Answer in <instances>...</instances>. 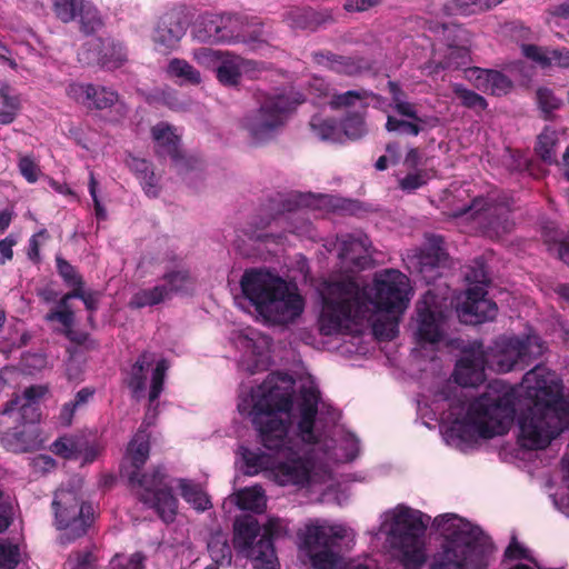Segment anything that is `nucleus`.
I'll return each instance as SVG.
<instances>
[{
	"label": "nucleus",
	"instance_id": "nucleus-17",
	"mask_svg": "<svg viewBox=\"0 0 569 569\" xmlns=\"http://www.w3.org/2000/svg\"><path fill=\"white\" fill-rule=\"evenodd\" d=\"M169 363L154 353H142L131 368L128 385L134 397L140 398L149 387L150 405L157 400L162 391L163 380Z\"/></svg>",
	"mask_w": 569,
	"mask_h": 569
},
{
	"label": "nucleus",
	"instance_id": "nucleus-43",
	"mask_svg": "<svg viewBox=\"0 0 569 569\" xmlns=\"http://www.w3.org/2000/svg\"><path fill=\"white\" fill-rule=\"evenodd\" d=\"M306 211L298 209L289 214H281L274 219L277 224L290 223V232L298 236L311 237V226L305 218Z\"/></svg>",
	"mask_w": 569,
	"mask_h": 569
},
{
	"label": "nucleus",
	"instance_id": "nucleus-26",
	"mask_svg": "<svg viewBox=\"0 0 569 569\" xmlns=\"http://www.w3.org/2000/svg\"><path fill=\"white\" fill-rule=\"evenodd\" d=\"M465 78L478 90L496 96L505 94L511 88V81L499 71L468 68Z\"/></svg>",
	"mask_w": 569,
	"mask_h": 569
},
{
	"label": "nucleus",
	"instance_id": "nucleus-8",
	"mask_svg": "<svg viewBox=\"0 0 569 569\" xmlns=\"http://www.w3.org/2000/svg\"><path fill=\"white\" fill-rule=\"evenodd\" d=\"M299 547L309 558L313 569H375L368 560L345 559L333 547L342 542L347 548L355 545L356 533L353 529L325 519L308 521L298 532Z\"/></svg>",
	"mask_w": 569,
	"mask_h": 569
},
{
	"label": "nucleus",
	"instance_id": "nucleus-28",
	"mask_svg": "<svg viewBox=\"0 0 569 569\" xmlns=\"http://www.w3.org/2000/svg\"><path fill=\"white\" fill-rule=\"evenodd\" d=\"M441 242L440 238L435 237L430 240L427 249L416 251L413 254L408 253L406 258L408 267L421 273L439 268L447 259L441 248Z\"/></svg>",
	"mask_w": 569,
	"mask_h": 569
},
{
	"label": "nucleus",
	"instance_id": "nucleus-45",
	"mask_svg": "<svg viewBox=\"0 0 569 569\" xmlns=\"http://www.w3.org/2000/svg\"><path fill=\"white\" fill-rule=\"evenodd\" d=\"M503 0H455L452 1V8L462 16H470L478 12L489 10Z\"/></svg>",
	"mask_w": 569,
	"mask_h": 569
},
{
	"label": "nucleus",
	"instance_id": "nucleus-19",
	"mask_svg": "<svg viewBox=\"0 0 569 569\" xmlns=\"http://www.w3.org/2000/svg\"><path fill=\"white\" fill-rule=\"evenodd\" d=\"M192 36L200 42H246L239 31V20L231 14L204 13L192 27Z\"/></svg>",
	"mask_w": 569,
	"mask_h": 569
},
{
	"label": "nucleus",
	"instance_id": "nucleus-6",
	"mask_svg": "<svg viewBox=\"0 0 569 569\" xmlns=\"http://www.w3.org/2000/svg\"><path fill=\"white\" fill-rule=\"evenodd\" d=\"M153 418L154 415H151L149 409L142 426L128 445L120 471L129 480L140 500L154 509L159 517L169 523L176 518L178 501L167 487L164 471L158 468L151 473L139 476V470L149 458L150 436L147 428L152 423Z\"/></svg>",
	"mask_w": 569,
	"mask_h": 569
},
{
	"label": "nucleus",
	"instance_id": "nucleus-57",
	"mask_svg": "<svg viewBox=\"0 0 569 569\" xmlns=\"http://www.w3.org/2000/svg\"><path fill=\"white\" fill-rule=\"evenodd\" d=\"M96 89L97 96L92 97V100L90 101L91 108L106 109L111 107L118 100V94L114 91L104 87H96Z\"/></svg>",
	"mask_w": 569,
	"mask_h": 569
},
{
	"label": "nucleus",
	"instance_id": "nucleus-5",
	"mask_svg": "<svg viewBox=\"0 0 569 569\" xmlns=\"http://www.w3.org/2000/svg\"><path fill=\"white\" fill-rule=\"evenodd\" d=\"M432 528L442 542L428 569H488L493 545L480 527L448 512L435 517Z\"/></svg>",
	"mask_w": 569,
	"mask_h": 569
},
{
	"label": "nucleus",
	"instance_id": "nucleus-15",
	"mask_svg": "<svg viewBox=\"0 0 569 569\" xmlns=\"http://www.w3.org/2000/svg\"><path fill=\"white\" fill-rule=\"evenodd\" d=\"M81 480H76V486L71 489L60 488L54 495L52 502L56 525L58 529L68 530V540L83 535L92 521L93 507L87 503H80L77 491Z\"/></svg>",
	"mask_w": 569,
	"mask_h": 569
},
{
	"label": "nucleus",
	"instance_id": "nucleus-52",
	"mask_svg": "<svg viewBox=\"0 0 569 569\" xmlns=\"http://www.w3.org/2000/svg\"><path fill=\"white\" fill-rule=\"evenodd\" d=\"M143 557L136 552L130 556L116 555L110 561L111 569H143Z\"/></svg>",
	"mask_w": 569,
	"mask_h": 569
},
{
	"label": "nucleus",
	"instance_id": "nucleus-46",
	"mask_svg": "<svg viewBox=\"0 0 569 569\" xmlns=\"http://www.w3.org/2000/svg\"><path fill=\"white\" fill-rule=\"evenodd\" d=\"M93 395L94 389L83 388L77 392L73 401L64 403L60 412V420L62 421V423H64L66 426L70 425L74 411L78 408L88 403V401L92 398Z\"/></svg>",
	"mask_w": 569,
	"mask_h": 569
},
{
	"label": "nucleus",
	"instance_id": "nucleus-64",
	"mask_svg": "<svg viewBox=\"0 0 569 569\" xmlns=\"http://www.w3.org/2000/svg\"><path fill=\"white\" fill-rule=\"evenodd\" d=\"M139 180L144 193L148 197L154 198L159 194L160 188L153 171L147 176H141Z\"/></svg>",
	"mask_w": 569,
	"mask_h": 569
},
{
	"label": "nucleus",
	"instance_id": "nucleus-31",
	"mask_svg": "<svg viewBox=\"0 0 569 569\" xmlns=\"http://www.w3.org/2000/svg\"><path fill=\"white\" fill-rule=\"evenodd\" d=\"M248 63L242 58L226 52L216 71L219 82L224 86H236L242 72L247 70Z\"/></svg>",
	"mask_w": 569,
	"mask_h": 569
},
{
	"label": "nucleus",
	"instance_id": "nucleus-58",
	"mask_svg": "<svg viewBox=\"0 0 569 569\" xmlns=\"http://www.w3.org/2000/svg\"><path fill=\"white\" fill-rule=\"evenodd\" d=\"M66 567L68 569H93V557L89 551H79L71 555Z\"/></svg>",
	"mask_w": 569,
	"mask_h": 569
},
{
	"label": "nucleus",
	"instance_id": "nucleus-47",
	"mask_svg": "<svg viewBox=\"0 0 569 569\" xmlns=\"http://www.w3.org/2000/svg\"><path fill=\"white\" fill-rule=\"evenodd\" d=\"M452 91L466 108L473 109L476 111H482L487 108V102L483 97L468 90L462 84L453 83Z\"/></svg>",
	"mask_w": 569,
	"mask_h": 569
},
{
	"label": "nucleus",
	"instance_id": "nucleus-41",
	"mask_svg": "<svg viewBox=\"0 0 569 569\" xmlns=\"http://www.w3.org/2000/svg\"><path fill=\"white\" fill-rule=\"evenodd\" d=\"M409 170L405 177L398 178L399 188L408 193L421 188L433 177V172L428 169L415 168Z\"/></svg>",
	"mask_w": 569,
	"mask_h": 569
},
{
	"label": "nucleus",
	"instance_id": "nucleus-16",
	"mask_svg": "<svg viewBox=\"0 0 569 569\" xmlns=\"http://www.w3.org/2000/svg\"><path fill=\"white\" fill-rule=\"evenodd\" d=\"M466 279L473 282L475 286L467 289L463 301L457 306L459 319L468 325H477L495 319L498 308L493 301L486 298L487 273L485 269L480 267L473 273H467Z\"/></svg>",
	"mask_w": 569,
	"mask_h": 569
},
{
	"label": "nucleus",
	"instance_id": "nucleus-55",
	"mask_svg": "<svg viewBox=\"0 0 569 569\" xmlns=\"http://www.w3.org/2000/svg\"><path fill=\"white\" fill-rule=\"evenodd\" d=\"M18 168L22 177L29 182L34 183L40 176L38 163L29 156L19 158Z\"/></svg>",
	"mask_w": 569,
	"mask_h": 569
},
{
	"label": "nucleus",
	"instance_id": "nucleus-13",
	"mask_svg": "<svg viewBox=\"0 0 569 569\" xmlns=\"http://www.w3.org/2000/svg\"><path fill=\"white\" fill-rule=\"evenodd\" d=\"M447 303L428 291L417 303L413 335L421 349L437 350L447 341Z\"/></svg>",
	"mask_w": 569,
	"mask_h": 569
},
{
	"label": "nucleus",
	"instance_id": "nucleus-50",
	"mask_svg": "<svg viewBox=\"0 0 569 569\" xmlns=\"http://www.w3.org/2000/svg\"><path fill=\"white\" fill-rule=\"evenodd\" d=\"M67 96L76 102L91 108L92 97L97 96V89L92 84L70 83L67 88Z\"/></svg>",
	"mask_w": 569,
	"mask_h": 569
},
{
	"label": "nucleus",
	"instance_id": "nucleus-54",
	"mask_svg": "<svg viewBox=\"0 0 569 569\" xmlns=\"http://www.w3.org/2000/svg\"><path fill=\"white\" fill-rule=\"evenodd\" d=\"M505 556L509 560H528L529 562H535L531 550L515 537H512L509 546L507 547Z\"/></svg>",
	"mask_w": 569,
	"mask_h": 569
},
{
	"label": "nucleus",
	"instance_id": "nucleus-59",
	"mask_svg": "<svg viewBox=\"0 0 569 569\" xmlns=\"http://www.w3.org/2000/svg\"><path fill=\"white\" fill-rule=\"evenodd\" d=\"M537 98H538V103H539L540 108L545 112H550L555 109H558L561 103L560 99H558L552 93L551 90L546 89V88L538 90Z\"/></svg>",
	"mask_w": 569,
	"mask_h": 569
},
{
	"label": "nucleus",
	"instance_id": "nucleus-63",
	"mask_svg": "<svg viewBox=\"0 0 569 569\" xmlns=\"http://www.w3.org/2000/svg\"><path fill=\"white\" fill-rule=\"evenodd\" d=\"M97 187L98 182L94 178L93 172H90V179H89V192L94 203V211L96 216L99 220H104L107 218V211L101 204L98 194H97Z\"/></svg>",
	"mask_w": 569,
	"mask_h": 569
},
{
	"label": "nucleus",
	"instance_id": "nucleus-29",
	"mask_svg": "<svg viewBox=\"0 0 569 569\" xmlns=\"http://www.w3.org/2000/svg\"><path fill=\"white\" fill-rule=\"evenodd\" d=\"M52 451L67 459L82 457L84 462L93 461L99 452L94 447H87L80 437H61L53 442Z\"/></svg>",
	"mask_w": 569,
	"mask_h": 569
},
{
	"label": "nucleus",
	"instance_id": "nucleus-44",
	"mask_svg": "<svg viewBox=\"0 0 569 569\" xmlns=\"http://www.w3.org/2000/svg\"><path fill=\"white\" fill-rule=\"evenodd\" d=\"M557 143V131L550 128H546L538 137L536 151L542 158L543 161L551 163L555 160V147Z\"/></svg>",
	"mask_w": 569,
	"mask_h": 569
},
{
	"label": "nucleus",
	"instance_id": "nucleus-25",
	"mask_svg": "<svg viewBox=\"0 0 569 569\" xmlns=\"http://www.w3.org/2000/svg\"><path fill=\"white\" fill-rule=\"evenodd\" d=\"M152 138L156 143L157 152L162 157H169L176 169L183 170L187 159L179 150V134L176 129L168 123L160 122L152 128Z\"/></svg>",
	"mask_w": 569,
	"mask_h": 569
},
{
	"label": "nucleus",
	"instance_id": "nucleus-20",
	"mask_svg": "<svg viewBox=\"0 0 569 569\" xmlns=\"http://www.w3.org/2000/svg\"><path fill=\"white\" fill-rule=\"evenodd\" d=\"M333 247L328 250H336L346 272H353L356 269H363L369 266L372 258L371 242L369 238L357 232L353 234H343L335 241Z\"/></svg>",
	"mask_w": 569,
	"mask_h": 569
},
{
	"label": "nucleus",
	"instance_id": "nucleus-40",
	"mask_svg": "<svg viewBox=\"0 0 569 569\" xmlns=\"http://www.w3.org/2000/svg\"><path fill=\"white\" fill-rule=\"evenodd\" d=\"M208 550L212 560L216 563H230L231 548L228 543V537L222 531H217L211 535L208 541Z\"/></svg>",
	"mask_w": 569,
	"mask_h": 569
},
{
	"label": "nucleus",
	"instance_id": "nucleus-18",
	"mask_svg": "<svg viewBox=\"0 0 569 569\" xmlns=\"http://www.w3.org/2000/svg\"><path fill=\"white\" fill-rule=\"evenodd\" d=\"M231 340L241 351L240 366L243 369L253 373L269 366L271 339L268 336L247 327L234 331Z\"/></svg>",
	"mask_w": 569,
	"mask_h": 569
},
{
	"label": "nucleus",
	"instance_id": "nucleus-39",
	"mask_svg": "<svg viewBox=\"0 0 569 569\" xmlns=\"http://www.w3.org/2000/svg\"><path fill=\"white\" fill-rule=\"evenodd\" d=\"M313 133L323 141L342 142L341 127L333 121L315 116L310 122Z\"/></svg>",
	"mask_w": 569,
	"mask_h": 569
},
{
	"label": "nucleus",
	"instance_id": "nucleus-56",
	"mask_svg": "<svg viewBox=\"0 0 569 569\" xmlns=\"http://www.w3.org/2000/svg\"><path fill=\"white\" fill-rule=\"evenodd\" d=\"M469 60V52L466 48L450 47L449 54L446 62L440 63L436 68H460L467 64Z\"/></svg>",
	"mask_w": 569,
	"mask_h": 569
},
{
	"label": "nucleus",
	"instance_id": "nucleus-2",
	"mask_svg": "<svg viewBox=\"0 0 569 569\" xmlns=\"http://www.w3.org/2000/svg\"><path fill=\"white\" fill-rule=\"evenodd\" d=\"M462 390L443 381L418 401L422 418L439 421L446 443L460 451L478 439L506 435L515 419L516 406L526 407L517 420V442L528 450L547 448L569 428V400L556 372L537 366L518 387L491 381L483 393L467 401Z\"/></svg>",
	"mask_w": 569,
	"mask_h": 569
},
{
	"label": "nucleus",
	"instance_id": "nucleus-48",
	"mask_svg": "<svg viewBox=\"0 0 569 569\" xmlns=\"http://www.w3.org/2000/svg\"><path fill=\"white\" fill-rule=\"evenodd\" d=\"M342 139H359L367 133L363 117L357 112L347 117L341 126Z\"/></svg>",
	"mask_w": 569,
	"mask_h": 569
},
{
	"label": "nucleus",
	"instance_id": "nucleus-23",
	"mask_svg": "<svg viewBox=\"0 0 569 569\" xmlns=\"http://www.w3.org/2000/svg\"><path fill=\"white\" fill-rule=\"evenodd\" d=\"M89 48H83L79 52V61L90 64L100 63L108 69L120 67L127 58L124 48L113 41L103 42L101 39H90L87 43Z\"/></svg>",
	"mask_w": 569,
	"mask_h": 569
},
{
	"label": "nucleus",
	"instance_id": "nucleus-12",
	"mask_svg": "<svg viewBox=\"0 0 569 569\" xmlns=\"http://www.w3.org/2000/svg\"><path fill=\"white\" fill-rule=\"evenodd\" d=\"M48 393L47 386H32L27 388L22 395L16 396L6 407L3 413L18 412L24 421L21 431L6 432L2 437L3 446L11 451L22 452L34 449L40 445L36 436V422L40 419L39 402Z\"/></svg>",
	"mask_w": 569,
	"mask_h": 569
},
{
	"label": "nucleus",
	"instance_id": "nucleus-61",
	"mask_svg": "<svg viewBox=\"0 0 569 569\" xmlns=\"http://www.w3.org/2000/svg\"><path fill=\"white\" fill-rule=\"evenodd\" d=\"M57 267H58L59 273L61 274V277H63V279L66 281H68L71 286H76V287L80 286V283H81L80 278L78 277L74 268L70 263H68L63 259L58 258Z\"/></svg>",
	"mask_w": 569,
	"mask_h": 569
},
{
	"label": "nucleus",
	"instance_id": "nucleus-62",
	"mask_svg": "<svg viewBox=\"0 0 569 569\" xmlns=\"http://www.w3.org/2000/svg\"><path fill=\"white\" fill-rule=\"evenodd\" d=\"M18 239L13 234H9L0 240V264H6L13 258V247L17 244Z\"/></svg>",
	"mask_w": 569,
	"mask_h": 569
},
{
	"label": "nucleus",
	"instance_id": "nucleus-38",
	"mask_svg": "<svg viewBox=\"0 0 569 569\" xmlns=\"http://www.w3.org/2000/svg\"><path fill=\"white\" fill-rule=\"evenodd\" d=\"M162 283L170 290V298L174 295L189 293L194 289V281L184 269L166 272L162 278Z\"/></svg>",
	"mask_w": 569,
	"mask_h": 569
},
{
	"label": "nucleus",
	"instance_id": "nucleus-32",
	"mask_svg": "<svg viewBox=\"0 0 569 569\" xmlns=\"http://www.w3.org/2000/svg\"><path fill=\"white\" fill-rule=\"evenodd\" d=\"M389 90L392 96L393 109L401 116L407 117L411 120H416L428 124L429 127H436L438 124V118L436 117H418L415 104L407 101L405 93L401 91L399 86L395 82H389Z\"/></svg>",
	"mask_w": 569,
	"mask_h": 569
},
{
	"label": "nucleus",
	"instance_id": "nucleus-7",
	"mask_svg": "<svg viewBox=\"0 0 569 569\" xmlns=\"http://www.w3.org/2000/svg\"><path fill=\"white\" fill-rule=\"evenodd\" d=\"M433 519L405 503L380 513L376 537H383L385 545L406 569H420L426 561V531Z\"/></svg>",
	"mask_w": 569,
	"mask_h": 569
},
{
	"label": "nucleus",
	"instance_id": "nucleus-27",
	"mask_svg": "<svg viewBox=\"0 0 569 569\" xmlns=\"http://www.w3.org/2000/svg\"><path fill=\"white\" fill-rule=\"evenodd\" d=\"M310 90L318 97L329 98L332 108L355 107L363 109L369 93L367 91H348L342 94H331L328 84L321 78H313Z\"/></svg>",
	"mask_w": 569,
	"mask_h": 569
},
{
	"label": "nucleus",
	"instance_id": "nucleus-30",
	"mask_svg": "<svg viewBox=\"0 0 569 569\" xmlns=\"http://www.w3.org/2000/svg\"><path fill=\"white\" fill-rule=\"evenodd\" d=\"M522 53L526 58L536 63L548 67L557 66L569 69V49H542L532 44L522 46Z\"/></svg>",
	"mask_w": 569,
	"mask_h": 569
},
{
	"label": "nucleus",
	"instance_id": "nucleus-4",
	"mask_svg": "<svg viewBox=\"0 0 569 569\" xmlns=\"http://www.w3.org/2000/svg\"><path fill=\"white\" fill-rule=\"evenodd\" d=\"M248 312L268 327L287 328L300 319L306 301L296 284L267 268H252L240 280Z\"/></svg>",
	"mask_w": 569,
	"mask_h": 569
},
{
	"label": "nucleus",
	"instance_id": "nucleus-35",
	"mask_svg": "<svg viewBox=\"0 0 569 569\" xmlns=\"http://www.w3.org/2000/svg\"><path fill=\"white\" fill-rule=\"evenodd\" d=\"M167 74L179 84L197 86L201 82L200 72L188 61L179 58L169 61Z\"/></svg>",
	"mask_w": 569,
	"mask_h": 569
},
{
	"label": "nucleus",
	"instance_id": "nucleus-33",
	"mask_svg": "<svg viewBox=\"0 0 569 569\" xmlns=\"http://www.w3.org/2000/svg\"><path fill=\"white\" fill-rule=\"evenodd\" d=\"M237 506L242 510L261 513L267 507L266 491L261 486L247 487L234 495Z\"/></svg>",
	"mask_w": 569,
	"mask_h": 569
},
{
	"label": "nucleus",
	"instance_id": "nucleus-1",
	"mask_svg": "<svg viewBox=\"0 0 569 569\" xmlns=\"http://www.w3.org/2000/svg\"><path fill=\"white\" fill-rule=\"evenodd\" d=\"M238 410L269 451L240 447L248 476L264 471L279 486L315 490L330 479L328 462H348L359 452L356 436L336 425L340 413L321 400L308 373H271L259 385H243Z\"/></svg>",
	"mask_w": 569,
	"mask_h": 569
},
{
	"label": "nucleus",
	"instance_id": "nucleus-24",
	"mask_svg": "<svg viewBox=\"0 0 569 569\" xmlns=\"http://www.w3.org/2000/svg\"><path fill=\"white\" fill-rule=\"evenodd\" d=\"M186 33V23L177 13H168L158 22L151 39L154 49L161 53L174 50Z\"/></svg>",
	"mask_w": 569,
	"mask_h": 569
},
{
	"label": "nucleus",
	"instance_id": "nucleus-3",
	"mask_svg": "<svg viewBox=\"0 0 569 569\" xmlns=\"http://www.w3.org/2000/svg\"><path fill=\"white\" fill-rule=\"evenodd\" d=\"M412 297L409 278L395 269L377 272L360 287L347 277L330 281L321 292L319 331L328 337L353 336L371 327L380 340H391Z\"/></svg>",
	"mask_w": 569,
	"mask_h": 569
},
{
	"label": "nucleus",
	"instance_id": "nucleus-49",
	"mask_svg": "<svg viewBox=\"0 0 569 569\" xmlns=\"http://www.w3.org/2000/svg\"><path fill=\"white\" fill-rule=\"evenodd\" d=\"M224 53L226 52L213 50L211 48H199L192 52V57L199 66L217 71Z\"/></svg>",
	"mask_w": 569,
	"mask_h": 569
},
{
	"label": "nucleus",
	"instance_id": "nucleus-34",
	"mask_svg": "<svg viewBox=\"0 0 569 569\" xmlns=\"http://www.w3.org/2000/svg\"><path fill=\"white\" fill-rule=\"evenodd\" d=\"M168 299H170V290L161 282L152 288L137 290L129 301V307L136 309L152 307Z\"/></svg>",
	"mask_w": 569,
	"mask_h": 569
},
{
	"label": "nucleus",
	"instance_id": "nucleus-9",
	"mask_svg": "<svg viewBox=\"0 0 569 569\" xmlns=\"http://www.w3.org/2000/svg\"><path fill=\"white\" fill-rule=\"evenodd\" d=\"M233 546L242 556L252 560L254 569H279V561L271 541L286 530L279 518H269L259 539L260 526L251 516L238 518L233 526Z\"/></svg>",
	"mask_w": 569,
	"mask_h": 569
},
{
	"label": "nucleus",
	"instance_id": "nucleus-10",
	"mask_svg": "<svg viewBox=\"0 0 569 569\" xmlns=\"http://www.w3.org/2000/svg\"><path fill=\"white\" fill-rule=\"evenodd\" d=\"M508 200L490 192L486 198H475L469 204L456 207L451 216L470 224V230H479L489 238H501L515 226L510 218Z\"/></svg>",
	"mask_w": 569,
	"mask_h": 569
},
{
	"label": "nucleus",
	"instance_id": "nucleus-60",
	"mask_svg": "<svg viewBox=\"0 0 569 569\" xmlns=\"http://www.w3.org/2000/svg\"><path fill=\"white\" fill-rule=\"evenodd\" d=\"M49 238L46 229H41L33 234L29 240L28 257L30 260L38 261L40 253V246Z\"/></svg>",
	"mask_w": 569,
	"mask_h": 569
},
{
	"label": "nucleus",
	"instance_id": "nucleus-53",
	"mask_svg": "<svg viewBox=\"0 0 569 569\" xmlns=\"http://www.w3.org/2000/svg\"><path fill=\"white\" fill-rule=\"evenodd\" d=\"M20 560L19 548L11 543H0V568L13 569Z\"/></svg>",
	"mask_w": 569,
	"mask_h": 569
},
{
	"label": "nucleus",
	"instance_id": "nucleus-37",
	"mask_svg": "<svg viewBox=\"0 0 569 569\" xmlns=\"http://www.w3.org/2000/svg\"><path fill=\"white\" fill-rule=\"evenodd\" d=\"M71 299V296L66 295L63 299L61 300L59 305V309L54 310L46 316V319L48 321H58L61 323L63 328V332L66 336L77 342H82L86 340L84 335H80L79 337H76L72 331V325H73V312L68 306V300Z\"/></svg>",
	"mask_w": 569,
	"mask_h": 569
},
{
	"label": "nucleus",
	"instance_id": "nucleus-22",
	"mask_svg": "<svg viewBox=\"0 0 569 569\" xmlns=\"http://www.w3.org/2000/svg\"><path fill=\"white\" fill-rule=\"evenodd\" d=\"M54 14L62 22L80 18L81 29L86 33L96 31L101 26L98 11L84 0H52Z\"/></svg>",
	"mask_w": 569,
	"mask_h": 569
},
{
	"label": "nucleus",
	"instance_id": "nucleus-42",
	"mask_svg": "<svg viewBox=\"0 0 569 569\" xmlns=\"http://www.w3.org/2000/svg\"><path fill=\"white\" fill-rule=\"evenodd\" d=\"M318 64L329 68L338 73L353 74L358 72L359 67L348 58L333 54H316Z\"/></svg>",
	"mask_w": 569,
	"mask_h": 569
},
{
	"label": "nucleus",
	"instance_id": "nucleus-36",
	"mask_svg": "<svg viewBox=\"0 0 569 569\" xmlns=\"http://www.w3.org/2000/svg\"><path fill=\"white\" fill-rule=\"evenodd\" d=\"M177 483L180 489L181 497L194 509L203 511L211 506L208 495L192 480L178 479Z\"/></svg>",
	"mask_w": 569,
	"mask_h": 569
},
{
	"label": "nucleus",
	"instance_id": "nucleus-14",
	"mask_svg": "<svg viewBox=\"0 0 569 569\" xmlns=\"http://www.w3.org/2000/svg\"><path fill=\"white\" fill-rule=\"evenodd\" d=\"M545 346L536 335L526 338L500 337L489 351H485L487 366L498 372H508L519 365H528L531 359L541 356Z\"/></svg>",
	"mask_w": 569,
	"mask_h": 569
},
{
	"label": "nucleus",
	"instance_id": "nucleus-11",
	"mask_svg": "<svg viewBox=\"0 0 569 569\" xmlns=\"http://www.w3.org/2000/svg\"><path fill=\"white\" fill-rule=\"evenodd\" d=\"M303 101L302 94L292 91L269 96L259 109L243 118L242 128L254 142H264L279 132Z\"/></svg>",
	"mask_w": 569,
	"mask_h": 569
},
{
	"label": "nucleus",
	"instance_id": "nucleus-21",
	"mask_svg": "<svg viewBox=\"0 0 569 569\" xmlns=\"http://www.w3.org/2000/svg\"><path fill=\"white\" fill-rule=\"evenodd\" d=\"M462 356L456 363L453 378L461 387H476L486 379L487 359L483 346L479 341L469 342L462 347Z\"/></svg>",
	"mask_w": 569,
	"mask_h": 569
},
{
	"label": "nucleus",
	"instance_id": "nucleus-51",
	"mask_svg": "<svg viewBox=\"0 0 569 569\" xmlns=\"http://www.w3.org/2000/svg\"><path fill=\"white\" fill-rule=\"evenodd\" d=\"M423 127H429L426 123L419 122V121H407V120H399L392 116H388L386 129L388 131H399L402 133L411 134V136H418L419 132L423 129Z\"/></svg>",
	"mask_w": 569,
	"mask_h": 569
}]
</instances>
